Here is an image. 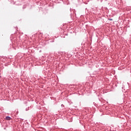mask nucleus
I'll return each mask as SVG.
<instances>
[{"mask_svg":"<svg viewBox=\"0 0 131 131\" xmlns=\"http://www.w3.org/2000/svg\"><path fill=\"white\" fill-rule=\"evenodd\" d=\"M6 120H11V119H12L11 118V117L7 116L6 117Z\"/></svg>","mask_w":131,"mask_h":131,"instance_id":"f257e3e1","label":"nucleus"}]
</instances>
